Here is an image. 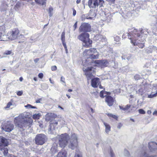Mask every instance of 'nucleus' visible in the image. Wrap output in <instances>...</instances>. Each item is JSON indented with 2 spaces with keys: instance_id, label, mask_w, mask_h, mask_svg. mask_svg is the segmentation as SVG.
Returning a JSON list of instances; mask_svg holds the SVG:
<instances>
[{
  "instance_id": "f257e3e1",
  "label": "nucleus",
  "mask_w": 157,
  "mask_h": 157,
  "mask_svg": "<svg viewBox=\"0 0 157 157\" xmlns=\"http://www.w3.org/2000/svg\"><path fill=\"white\" fill-rule=\"evenodd\" d=\"M141 31L138 30L133 28L128 29V38L131 40V42L133 45L137 46L139 48H143L144 47V43H141Z\"/></svg>"
},
{
  "instance_id": "f03ea898",
  "label": "nucleus",
  "mask_w": 157,
  "mask_h": 157,
  "mask_svg": "<svg viewBox=\"0 0 157 157\" xmlns=\"http://www.w3.org/2000/svg\"><path fill=\"white\" fill-rule=\"evenodd\" d=\"M33 122V119L30 117H28L25 120L20 117H17L15 118L14 120L15 125L20 128L31 125Z\"/></svg>"
},
{
  "instance_id": "7ed1b4c3",
  "label": "nucleus",
  "mask_w": 157,
  "mask_h": 157,
  "mask_svg": "<svg viewBox=\"0 0 157 157\" xmlns=\"http://www.w3.org/2000/svg\"><path fill=\"white\" fill-rule=\"evenodd\" d=\"M89 34L87 33H82L78 36V38L83 42L84 46H89L92 43V41L90 40Z\"/></svg>"
},
{
  "instance_id": "20e7f679",
  "label": "nucleus",
  "mask_w": 157,
  "mask_h": 157,
  "mask_svg": "<svg viewBox=\"0 0 157 157\" xmlns=\"http://www.w3.org/2000/svg\"><path fill=\"white\" fill-rule=\"evenodd\" d=\"M84 56H87L89 58L96 59L98 57L99 55L96 49L94 48H90L89 50H85L83 52Z\"/></svg>"
},
{
  "instance_id": "39448f33",
  "label": "nucleus",
  "mask_w": 157,
  "mask_h": 157,
  "mask_svg": "<svg viewBox=\"0 0 157 157\" xmlns=\"http://www.w3.org/2000/svg\"><path fill=\"white\" fill-rule=\"evenodd\" d=\"M47 140L46 136L43 134H37L35 138V143L37 145H42L46 142Z\"/></svg>"
},
{
  "instance_id": "423d86ee",
  "label": "nucleus",
  "mask_w": 157,
  "mask_h": 157,
  "mask_svg": "<svg viewBox=\"0 0 157 157\" xmlns=\"http://www.w3.org/2000/svg\"><path fill=\"white\" fill-rule=\"evenodd\" d=\"M77 136L75 134H73L70 138L68 147L72 150L76 148L78 146Z\"/></svg>"
},
{
  "instance_id": "0eeeda50",
  "label": "nucleus",
  "mask_w": 157,
  "mask_h": 157,
  "mask_svg": "<svg viewBox=\"0 0 157 157\" xmlns=\"http://www.w3.org/2000/svg\"><path fill=\"white\" fill-rule=\"evenodd\" d=\"M19 31L17 29H14L9 32L7 34L8 38L11 40L17 39L19 34Z\"/></svg>"
},
{
  "instance_id": "6e6552de",
  "label": "nucleus",
  "mask_w": 157,
  "mask_h": 157,
  "mask_svg": "<svg viewBox=\"0 0 157 157\" xmlns=\"http://www.w3.org/2000/svg\"><path fill=\"white\" fill-rule=\"evenodd\" d=\"M94 39L101 46H103L107 44V39L104 36L97 34L95 36Z\"/></svg>"
},
{
  "instance_id": "1a4fd4ad",
  "label": "nucleus",
  "mask_w": 157,
  "mask_h": 157,
  "mask_svg": "<svg viewBox=\"0 0 157 157\" xmlns=\"http://www.w3.org/2000/svg\"><path fill=\"white\" fill-rule=\"evenodd\" d=\"M84 71L85 72V75L88 80L92 79L94 76L95 71L93 67H88L85 70H84Z\"/></svg>"
},
{
  "instance_id": "9d476101",
  "label": "nucleus",
  "mask_w": 157,
  "mask_h": 157,
  "mask_svg": "<svg viewBox=\"0 0 157 157\" xmlns=\"http://www.w3.org/2000/svg\"><path fill=\"white\" fill-rule=\"evenodd\" d=\"M69 136L67 134L63 135L59 139V144L61 147H64L67 145Z\"/></svg>"
},
{
  "instance_id": "9b49d317",
  "label": "nucleus",
  "mask_w": 157,
  "mask_h": 157,
  "mask_svg": "<svg viewBox=\"0 0 157 157\" xmlns=\"http://www.w3.org/2000/svg\"><path fill=\"white\" fill-rule=\"evenodd\" d=\"M78 30L80 32H89L91 31V26L89 24L84 22L82 23Z\"/></svg>"
},
{
  "instance_id": "f8f14e48",
  "label": "nucleus",
  "mask_w": 157,
  "mask_h": 157,
  "mask_svg": "<svg viewBox=\"0 0 157 157\" xmlns=\"http://www.w3.org/2000/svg\"><path fill=\"white\" fill-rule=\"evenodd\" d=\"M13 124L9 123L3 125L2 127V129L6 132H10L12 131L14 128Z\"/></svg>"
},
{
  "instance_id": "ddd939ff",
  "label": "nucleus",
  "mask_w": 157,
  "mask_h": 157,
  "mask_svg": "<svg viewBox=\"0 0 157 157\" xmlns=\"http://www.w3.org/2000/svg\"><path fill=\"white\" fill-rule=\"evenodd\" d=\"M9 145L8 139L2 136H0V148L8 146Z\"/></svg>"
},
{
  "instance_id": "4468645a",
  "label": "nucleus",
  "mask_w": 157,
  "mask_h": 157,
  "mask_svg": "<svg viewBox=\"0 0 157 157\" xmlns=\"http://www.w3.org/2000/svg\"><path fill=\"white\" fill-rule=\"evenodd\" d=\"M57 117V115L54 113H50V122L51 124L56 125L58 124L57 121L55 120Z\"/></svg>"
},
{
  "instance_id": "2eb2a0df",
  "label": "nucleus",
  "mask_w": 157,
  "mask_h": 157,
  "mask_svg": "<svg viewBox=\"0 0 157 157\" xmlns=\"http://www.w3.org/2000/svg\"><path fill=\"white\" fill-rule=\"evenodd\" d=\"M88 4L90 8H95L99 5L98 0H89Z\"/></svg>"
},
{
  "instance_id": "dca6fc26",
  "label": "nucleus",
  "mask_w": 157,
  "mask_h": 157,
  "mask_svg": "<svg viewBox=\"0 0 157 157\" xmlns=\"http://www.w3.org/2000/svg\"><path fill=\"white\" fill-rule=\"evenodd\" d=\"M105 101L109 106H111L113 105L114 100L113 98L111 96H107L105 97Z\"/></svg>"
},
{
  "instance_id": "f3484780",
  "label": "nucleus",
  "mask_w": 157,
  "mask_h": 157,
  "mask_svg": "<svg viewBox=\"0 0 157 157\" xmlns=\"http://www.w3.org/2000/svg\"><path fill=\"white\" fill-rule=\"evenodd\" d=\"M149 148L151 151L157 150V144L153 142L149 143Z\"/></svg>"
},
{
  "instance_id": "a211bd4d",
  "label": "nucleus",
  "mask_w": 157,
  "mask_h": 157,
  "mask_svg": "<svg viewBox=\"0 0 157 157\" xmlns=\"http://www.w3.org/2000/svg\"><path fill=\"white\" fill-rule=\"evenodd\" d=\"M100 83L99 79L98 78H95L92 79L91 84L93 87H97Z\"/></svg>"
},
{
  "instance_id": "6ab92c4d",
  "label": "nucleus",
  "mask_w": 157,
  "mask_h": 157,
  "mask_svg": "<svg viewBox=\"0 0 157 157\" xmlns=\"http://www.w3.org/2000/svg\"><path fill=\"white\" fill-rule=\"evenodd\" d=\"M65 33L64 32L62 33L61 35V40L65 48L66 52H67V47L66 43L65 42Z\"/></svg>"
},
{
  "instance_id": "aec40b11",
  "label": "nucleus",
  "mask_w": 157,
  "mask_h": 157,
  "mask_svg": "<svg viewBox=\"0 0 157 157\" xmlns=\"http://www.w3.org/2000/svg\"><path fill=\"white\" fill-rule=\"evenodd\" d=\"M67 153L65 150H62L58 153L57 157H67Z\"/></svg>"
},
{
  "instance_id": "412c9836",
  "label": "nucleus",
  "mask_w": 157,
  "mask_h": 157,
  "mask_svg": "<svg viewBox=\"0 0 157 157\" xmlns=\"http://www.w3.org/2000/svg\"><path fill=\"white\" fill-rule=\"evenodd\" d=\"M95 63H101L102 65L104 66H107L109 65V62L106 60H103L102 61H96Z\"/></svg>"
},
{
  "instance_id": "4be33fe9",
  "label": "nucleus",
  "mask_w": 157,
  "mask_h": 157,
  "mask_svg": "<svg viewBox=\"0 0 157 157\" xmlns=\"http://www.w3.org/2000/svg\"><path fill=\"white\" fill-rule=\"evenodd\" d=\"M0 150L2 151L4 156H6L8 153V149L7 147H3L0 148Z\"/></svg>"
},
{
  "instance_id": "5701e85b",
  "label": "nucleus",
  "mask_w": 157,
  "mask_h": 157,
  "mask_svg": "<svg viewBox=\"0 0 157 157\" xmlns=\"http://www.w3.org/2000/svg\"><path fill=\"white\" fill-rule=\"evenodd\" d=\"M89 15L90 16L89 17H92L91 20L93 19L96 15L95 11L92 10H90L89 12Z\"/></svg>"
},
{
  "instance_id": "b1692460",
  "label": "nucleus",
  "mask_w": 157,
  "mask_h": 157,
  "mask_svg": "<svg viewBox=\"0 0 157 157\" xmlns=\"http://www.w3.org/2000/svg\"><path fill=\"white\" fill-rule=\"evenodd\" d=\"M104 124L105 127V132L107 133H108L110 131L111 128L110 125L107 123L104 122Z\"/></svg>"
},
{
  "instance_id": "393cba45",
  "label": "nucleus",
  "mask_w": 157,
  "mask_h": 157,
  "mask_svg": "<svg viewBox=\"0 0 157 157\" xmlns=\"http://www.w3.org/2000/svg\"><path fill=\"white\" fill-rule=\"evenodd\" d=\"M131 106L130 105H127L126 106H125L124 107L123 106H119V107L121 109H122L124 111H126L128 110L129 109V108L131 107Z\"/></svg>"
},
{
  "instance_id": "a878e982",
  "label": "nucleus",
  "mask_w": 157,
  "mask_h": 157,
  "mask_svg": "<svg viewBox=\"0 0 157 157\" xmlns=\"http://www.w3.org/2000/svg\"><path fill=\"white\" fill-rule=\"evenodd\" d=\"M82 155L81 152L78 150V149L76 150V152L74 157H82Z\"/></svg>"
},
{
  "instance_id": "bb28decb",
  "label": "nucleus",
  "mask_w": 157,
  "mask_h": 157,
  "mask_svg": "<svg viewBox=\"0 0 157 157\" xmlns=\"http://www.w3.org/2000/svg\"><path fill=\"white\" fill-rule=\"evenodd\" d=\"M35 1L37 3L42 5L46 3V0H35Z\"/></svg>"
},
{
  "instance_id": "cd10ccee",
  "label": "nucleus",
  "mask_w": 157,
  "mask_h": 157,
  "mask_svg": "<svg viewBox=\"0 0 157 157\" xmlns=\"http://www.w3.org/2000/svg\"><path fill=\"white\" fill-rule=\"evenodd\" d=\"M92 17H89L86 15L83 14L81 16V19L82 21H84L86 19H92Z\"/></svg>"
},
{
  "instance_id": "c85d7f7f",
  "label": "nucleus",
  "mask_w": 157,
  "mask_h": 157,
  "mask_svg": "<svg viewBox=\"0 0 157 157\" xmlns=\"http://www.w3.org/2000/svg\"><path fill=\"white\" fill-rule=\"evenodd\" d=\"M157 95V90L156 91V93H155L154 94L153 92H152L151 94L148 95V98H152L154 97H155Z\"/></svg>"
},
{
  "instance_id": "c756f323",
  "label": "nucleus",
  "mask_w": 157,
  "mask_h": 157,
  "mask_svg": "<svg viewBox=\"0 0 157 157\" xmlns=\"http://www.w3.org/2000/svg\"><path fill=\"white\" fill-rule=\"evenodd\" d=\"M40 117V115L39 113L34 114L33 115V117L34 119H39Z\"/></svg>"
},
{
  "instance_id": "7c9ffc66",
  "label": "nucleus",
  "mask_w": 157,
  "mask_h": 157,
  "mask_svg": "<svg viewBox=\"0 0 157 157\" xmlns=\"http://www.w3.org/2000/svg\"><path fill=\"white\" fill-rule=\"evenodd\" d=\"M134 78L136 80H138L140 79L141 77V76L138 74H136L134 76Z\"/></svg>"
},
{
  "instance_id": "2f4dec72",
  "label": "nucleus",
  "mask_w": 157,
  "mask_h": 157,
  "mask_svg": "<svg viewBox=\"0 0 157 157\" xmlns=\"http://www.w3.org/2000/svg\"><path fill=\"white\" fill-rule=\"evenodd\" d=\"M12 105V102L10 101L7 103L6 106V107H5V108L6 109L7 108H9Z\"/></svg>"
},
{
  "instance_id": "473e14b6",
  "label": "nucleus",
  "mask_w": 157,
  "mask_h": 157,
  "mask_svg": "<svg viewBox=\"0 0 157 157\" xmlns=\"http://www.w3.org/2000/svg\"><path fill=\"white\" fill-rule=\"evenodd\" d=\"M105 94V92L103 90L101 91L100 93V96L101 98H103L104 96H103L104 94Z\"/></svg>"
},
{
  "instance_id": "72a5a7b5",
  "label": "nucleus",
  "mask_w": 157,
  "mask_h": 157,
  "mask_svg": "<svg viewBox=\"0 0 157 157\" xmlns=\"http://www.w3.org/2000/svg\"><path fill=\"white\" fill-rule=\"evenodd\" d=\"M12 53V51H6L4 53V55H10Z\"/></svg>"
},
{
  "instance_id": "f704fd0d",
  "label": "nucleus",
  "mask_w": 157,
  "mask_h": 157,
  "mask_svg": "<svg viewBox=\"0 0 157 157\" xmlns=\"http://www.w3.org/2000/svg\"><path fill=\"white\" fill-rule=\"evenodd\" d=\"M138 111L139 113L140 114H144L145 113V112L143 109H139Z\"/></svg>"
},
{
  "instance_id": "c9c22d12",
  "label": "nucleus",
  "mask_w": 157,
  "mask_h": 157,
  "mask_svg": "<svg viewBox=\"0 0 157 157\" xmlns=\"http://www.w3.org/2000/svg\"><path fill=\"white\" fill-rule=\"evenodd\" d=\"M23 94V92L22 91H18L17 92V94L18 96H21Z\"/></svg>"
},
{
  "instance_id": "e433bc0d",
  "label": "nucleus",
  "mask_w": 157,
  "mask_h": 157,
  "mask_svg": "<svg viewBox=\"0 0 157 157\" xmlns=\"http://www.w3.org/2000/svg\"><path fill=\"white\" fill-rule=\"evenodd\" d=\"M57 69V67L56 66H53L52 67L51 70L52 71H55Z\"/></svg>"
},
{
  "instance_id": "4c0bfd02",
  "label": "nucleus",
  "mask_w": 157,
  "mask_h": 157,
  "mask_svg": "<svg viewBox=\"0 0 157 157\" xmlns=\"http://www.w3.org/2000/svg\"><path fill=\"white\" fill-rule=\"evenodd\" d=\"M104 3L103 0H99L98 3L99 5H101V6Z\"/></svg>"
},
{
  "instance_id": "58836bf2",
  "label": "nucleus",
  "mask_w": 157,
  "mask_h": 157,
  "mask_svg": "<svg viewBox=\"0 0 157 157\" xmlns=\"http://www.w3.org/2000/svg\"><path fill=\"white\" fill-rule=\"evenodd\" d=\"M2 30L0 28V40L2 38V36L3 35V33H2Z\"/></svg>"
},
{
  "instance_id": "ea45409f",
  "label": "nucleus",
  "mask_w": 157,
  "mask_h": 157,
  "mask_svg": "<svg viewBox=\"0 0 157 157\" xmlns=\"http://www.w3.org/2000/svg\"><path fill=\"white\" fill-rule=\"evenodd\" d=\"M38 76L39 78H43V74L42 73H40L38 74Z\"/></svg>"
},
{
  "instance_id": "a19ab883",
  "label": "nucleus",
  "mask_w": 157,
  "mask_h": 157,
  "mask_svg": "<svg viewBox=\"0 0 157 157\" xmlns=\"http://www.w3.org/2000/svg\"><path fill=\"white\" fill-rule=\"evenodd\" d=\"M122 126V124L121 123H119L118 124L117 128H118L120 129L121 128V127Z\"/></svg>"
},
{
  "instance_id": "79ce46f5",
  "label": "nucleus",
  "mask_w": 157,
  "mask_h": 157,
  "mask_svg": "<svg viewBox=\"0 0 157 157\" xmlns=\"http://www.w3.org/2000/svg\"><path fill=\"white\" fill-rule=\"evenodd\" d=\"M77 21L74 24L73 27L74 28V30H75L77 27Z\"/></svg>"
},
{
  "instance_id": "37998d69",
  "label": "nucleus",
  "mask_w": 157,
  "mask_h": 157,
  "mask_svg": "<svg viewBox=\"0 0 157 157\" xmlns=\"http://www.w3.org/2000/svg\"><path fill=\"white\" fill-rule=\"evenodd\" d=\"M53 10V9L52 8H50V16L52 15V13H51V12Z\"/></svg>"
},
{
  "instance_id": "c03bdc74",
  "label": "nucleus",
  "mask_w": 157,
  "mask_h": 157,
  "mask_svg": "<svg viewBox=\"0 0 157 157\" xmlns=\"http://www.w3.org/2000/svg\"><path fill=\"white\" fill-rule=\"evenodd\" d=\"M27 106H30V108H32V109L36 108V107L33 106L30 104H27Z\"/></svg>"
},
{
  "instance_id": "a18cd8bd",
  "label": "nucleus",
  "mask_w": 157,
  "mask_h": 157,
  "mask_svg": "<svg viewBox=\"0 0 157 157\" xmlns=\"http://www.w3.org/2000/svg\"><path fill=\"white\" fill-rule=\"evenodd\" d=\"M39 59H40L39 58H37L35 59L34 60V62H35V63H36L39 61Z\"/></svg>"
},
{
  "instance_id": "49530a36",
  "label": "nucleus",
  "mask_w": 157,
  "mask_h": 157,
  "mask_svg": "<svg viewBox=\"0 0 157 157\" xmlns=\"http://www.w3.org/2000/svg\"><path fill=\"white\" fill-rule=\"evenodd\" d=\"M76 11L74 9H73V15L74 16H75L76 14Z\"/></svg>"
},
{
  "instance_id": "de8ad7c7",
  "label": "nucleus",
  "mask_w": 157,
  "mask_h": 157,
  "mask_svg": "<svg viewBox=\"0 0 157 157\" xmlns=\"http://www.w3.org/2000/svg\"><path fill=\"white\" fill-rule=\"evenodd\" d=\"M124 152L126 154V155H128L129 154L128 151L126 150H124Z\"/></svg>"
},
{
  "instance_id": "09e8293b",
  "label": "nucleus",
  "mask_w": 157,
  "mask_h": 157,
  "mask_svg": "<svg viewBox=\"0 0 157 157\" xmlns=\"http://www.w3.org/2000/svg\"><path fill=\"white\" fill-rule=\"evenodd\" d=\"M41 100H42L41 98H40L39 99H37L36 101V103H40V101Z\"/></svg>"
},
{
  "instance_id": "8fccbe9b",
  "label": "nucleus",
  "mask_w": 157,
  "mask_h": 157,
  "mask_svg": "<svg viewBox=\"0 0 157 157\" xmlns=\"http://www.w3.org/2000/svg\"><path fill=\"white\" fill-rule=\"evenodd\" d=\"M56 148H53V147H52L51 149V151L52 150L53 152H55L56 151Z\"/></svg>"
},
{
  "instance_id": "3c124183",
  "label": "nucleus",
  "mask_w": 157,
  "mask_h": 157,
  "mask_svg": "<svg viewBox=\"0 0 157 157\" xmlns=\"http://www.w3.org/2000/svg\"><path fill=\"white\" fill-rule=\"evenodd\" d=\"M107 1L111 3H113L115 1V0H107Z\"/></svg>"
},
{
  "instance_id": "603ef678",
  "label": "nucleus",
  "mask_w": 157,
  "mask_h": 157,
  "mask_svg": "<svg viewBox=\"0 0 157 157\" xmlns=\"http://www.w3.org/2000/svg\"><path fill=\"white\" fill-rule=\"evenodd\" d=\"M64 80H65L64 78H63V77H61V81L65 83V82L64 81Z\"/></svg>"
},
{
  "instance_id": "864d4df0",
  "label": "nucleus",
  "mask_w": 157,
  "mask_h": 157,
  "mask_svg": "<svg viewBox=\"0 0 157 157\" xmlns=\"http://www.w3.org/2000/svg\"><path fill=\"white\" fill-rule=\"evenodd\" d=\"M153 114L154 115H157V111H155L153 113Z\"/></svg>"
},
{
  "instance_id": "5fc2aeb1",
  "label": "nucleus",
  "mask_w": 157,
  "mask_h": 157,
  "mask_svg": "<svg viewBox=\"0 0 157 157\" xmlns=\"http://www.w3.org/2000/svg\"><path fill=\"white\" fill-rule=\"evenodd\" d=\"M112 117L115 119H117V116L113 115Z\"/></svg>"
},
{
  "instance_id": "6e6d98bb",
  "label": "nucleus",
  "mask_w": 157,
  "mask_h": 157,
  "mask_svg": "<svg viewBox=\"0 0 157 157\" xmlns=\"http://www.w3.org/2000/svg\"><path fill=\"white\" fill-rule=\"evenodd\" d=\"M9 157H17L16 156L12 154H9Z\"/></svg>"
},
{
  "instance_id": "4d7b16f0",
  "label": "nucleus",
  "mask_w": 157,
  "mask_h": 157,
  "mask_svg": "<svg viewBox=\"0 0 157 157\" xmlns=\"http://www.w3.org/2000/svg\"><path fill=\"white\" fill-rule=\"evenodd\" d=\"M147 113L149 114H150L151 113V110H149L147 111Z\"/></svg>"
},
{
  "instance_id": "13d9d810",
  "label": "nucleus",
  "mask_w": 157,
  "mask_h": 157,
  "mask_svg": "<svg viewBox=\"0 0 157 157\" xmlns=\"http://www.w3.org/2000/svg\"><path fill=\"white\" fill-rule=\"evenodd\" d=\"M131 57V56H128L126 58L128 60H129L130 59Z\"/></svg>"
},
{
  "instance_id": "bf43d9fd",
  "label": "nucleus",
  "mask_w": 157,
  "mask_h": 157,
  "mask_svg": "<svg viewBox=\"0 0 157 157\" xmlns=\"http://www.w3.org/2000/svg\"><path fill=\"white\" fill-rule=\"evenodd\" d=\"M108 116H109V117H112V116H113V114H111V113H109L107 114Z\"/></svg>"
},
{
  "instance_id": "052dcab7",
  "label": "nucleus",
  "mask_w": 157,
  "mask_h": 157,
  "mask_svg": "<svg viewBox=\"0 0 157 157\" xmlns=\"http://www.w3.org/2000/svg\"><path fill=\"white\" fill-rule=\"evenodd\" d=\"M111 157H113L114 156V154L112 151H111Z\"/></svg>"
},
{
  "instance_id": "680f3d73",
  "label": "nucleus",
  "mask_w": 157,
  "mask_h": 157,
  "mask_svg": "<svg viewBox=\"0 0 157 157\" xmlns=\"http://www.w3.org/2000/svg\"><path fill=\"white\" fill-rule=\"evenodd\" d=\"M115 39L117 40L118 41L119 40V38L118 36H117L115 38Z\"/></svg>"
},
{
  "instance_id": "e2e57ef3",
  "label": "nucleus",
  "mask_w": 157,
  "mask_h": 157,
  "mask_svg": "<svg viewBox=\"0 0 157 157\" xmlns=\"http://www.w3.org/2000/svg\"><path fill=\"white\" fill-rule=\"evenodd\" d=\"M126 58V57L125 56H122V59H125Z\"/></svg>"
},
{
  "instance_id": "0e129e2a",
  "label": "nucleus",
  "mask_w": 157,
  "mask_h": 157,
  "mask_svg": "<svg viewBox=\"0 0 157 157\" xmlns=\"http://www.w3.org/2000/svg\"><path fill=\"white\" fill-rule=\"evenodd\" d=\"M23 80V78L21 77H20L19 78V80L21 82Z\"/></svg>"
},
{
  "instance_id": "69168bd1",
  "label": "nucleus",
  "mask_w": 157,
  "mask_h": 157,
  "mask_svg": "<svg viewBox=\"0 0 157 157\" xmlns=\"http://www.w3.org/2000/svg\"><path fill=\"white\" fill-rule=\"evenodd\" d=\"M80 0H77L76 3L77 4H78L80 2Z\"/></svg>"
},
{
  "instance_id": "338daca9",
  "label": "nucleus",
  "mask_w": 157,
  "mask_h": 157,
  "mask_svg": "<svg viewBox=\"0 0 157 157\" xmlns=\"http://www.w3.org/2000/svg\"><path fill=\"white\" fill-rule=\"evenodd\" d=\"M58 108H60L61 109L63 110V108L59 105H58Z\"/></svg>"
},
{
  "instance_id": "774afa93",
  "label": "nucleus",
  "mask_w": 157,
  "mask_h": 157,
  "mask_svg": "<svg viewBox=\"0 0 157 157\" xmlns=\"http://www.w3.org/2000/svg\"><path fill=\"white\" fill-rule=\"evenodd\" d=\"M50 82L52 84H54V82L53 81H51V79H50Z\"/></svg>"
}]
</instances>
